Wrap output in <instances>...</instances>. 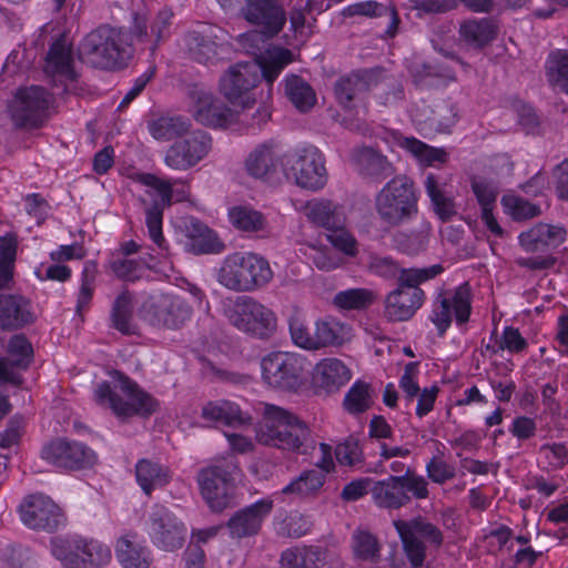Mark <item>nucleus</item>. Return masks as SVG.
<instances>
[{"instance_id": "30", "label": "nucleus", "mask_w": 568, "mask_h": 568, "mask_svg": "<svg viewBox=\"0 0 568 568\" xmlns=\"http://www.w3.org/2000/svg\"><path fill=\"white\" fill-rule=\"evenodd\" d=\"M153 307L155 323L166 328H180L192 317V307L180 296L162 295Z\"/></svg>"}, {"instance_id": "15", "label": "nucleus", "mask_w": 568, "mask_h": 568, "mask_svg": "<svg viewBox=\"0 0 568 568\" xmlns=\"http://www.w3.org/2000/svg\"><path fill=\"white\" fill-rule=\"evenodd\" d=\"M471 287L468 282L454 290L442 291L433 302L430 322L435 325L439 336L450 327L453 317L457 325H464L471 314Z\"/></svg>"}, {"instance_id": "61", "label": "nucleus", "mask_w": 568, "mask_h": 568, "mask_svg": "<svg viewBox=\"0 0 568 568\" xmlns=\"http://www.w3.org/2000/svg\"><path fill=\"white\" fill-rule=\"evenodd\" d=\"M353 549L356 557L374 561L378 558L379 546L377 538L365 529H357L353 534Z\"/></svg>"}, {"instance_id": "2", "label": "nucleus", "mask_w": 568, "mask_h": 568, "mask_svg": "<svg viewBox=\"0 0 568 568\" xmlns=\"http://www.w3.org/2000/svg\"><path fill=\"white\" fill-rule=\"evenodd\" d=\"M257 439L263 445L300 455H308L316 447V439L303 420L271 404L264 406Z\"/></svg>"}, {"instance_id": "36", "label": "nucleus", "mask_w": 568, "mask_h": 568, "mask_svg": "<svg viewBox=\"0 0 568 568\" xmlns=\"http://www.w3.org/2000/svg\"><path fill=\"white\" fill-rule=\"evenodd\" d=\"M351 376V371L342 361L324 358L314 367L313 383L326 393H334L345 385Z\"/></svg>"}, {"instance_id": "45", "label": "nucleus", "mask_w": 568, "mask_h": 568, "mask_svg": "<svg viewBox=\"0 0 568 568\" xmlns=\"http://www.w3.org/2000/svg\"><path fill=\"white\" fill-rule=\"evenodd\" d=\"M325 481L326 477L324 476V471L306 469L284 486L281 494L294 496L296 498L315 497L324 486Z\"/></svg>"}, {"instance_id": "9", "label": "nucleus", "mask_w": 568, "mask_h": 568, "mask_svg": "<svg viewBox=\"0 0 568 568\" xmlns=\"http://www.w3.org/2000/svg\"><path fill=\"white\" fill-rule=\"evenodd\" d=\"M50 551L63 568H103L112 558L106 545L78 535L51 538Z\"/></svg>"}, {"instance_id": "44", "label": "nucleus", "mask_w": 568, "mask_h": 568, "mask_svg": "<svg viewBox=\"0 0 568 568\" xmlns=\"http://www.w3.org/2000/svg\"><path fill=\"white\" fill-rule=\"evenodd\" d=\"M284 94L301 112L310 111L316 103V94L306 80L296 74H288L283 81Z\"/></svg>"}, {"instance_id": "35", "label": "nucleus", "mask_w": 568, "mask_h": 568, "mask_svg": "<svg viewBox=\"0 0 568 568\" xmlns=\"http://www.w3.org/2000/svg\"><path fill=\"white\" fill-rule=\"evenodd\" d=\"M44 72L58 77L60 81L75 80L72 48L64 38H59L51 44L45 58Z\"/></svg>"}, {"instance_id": "8", "label": "nucleus", "mask_w": 568, "mask_h": 568, "mask_svg": "<svg viewBox=\"0 0 568 568\" xmlns=\"http://www.w3.org/2000/svg\"><path fill=\"white\" fill-rule=\"evenodd\" d=\"M114 375L118 377L116 386L125 395L126 400L120 397L106 382H102L94 388V398L99 405L110 407L121 418L133 415L146 416L156 409V400L143 392L135 382L120 372H115Z\"/></svg>"}, {"instance_id": "57", "label": "nucleus", "mask_w": 568, "mask_h": 568, "mask_svg": "<svg viewBox=\"0 0 568 568\" xmlns=\"http://www.w3.org/2000/svg\"><path fill=\"white\" fill-rule=\"evenodd\" d=\"M312 526L313 524L307 516L292 511L275 524V531L281 537L300 538L310 532Z\"/></svg>"}, {"instance_id": "20", "label": "nucleus", "mask_w": 568, "mask_h": 568, "mask_svg": "<svg viewBox=\"0 0 568 568\" xmlns=\"http://www.w3.org/2000/svg\"><path fill=\"white\" fill-rule=\"evenodd\" d=\"M194 119L211 128H226L235 121L234 112L203 85L189 88Z\"/></svg>"}, {"instance_id": "42", "label": "nucleus", "mask_w": 568, "mask_h": 568, "mask_svg": "<svg viewBox=\"0 0 568 568\" xmlns=\"http://www.w3.org/2000/svg\"><path fill=\"white\" fill-rule=\"evenodd\" d=\"M351 328L333 317L318 320L314 329V349L338 346L349 339Z\"/></svg>"}, {"instance_id": "50", "label": "nucleus", "mask_w": 568, "mask_h": 568, "mask_svg": "<svg viewBox=\"0 0 568 568\" xmlns=\"http://www.w3.org/2000/svg\"><path fill=\"white\" fill-rule=\"evenodd\" d=\"M273 37L274 36L266 33V29L262 28V30H252L240 34L237 42L243 50L254 57L252 62H266L271 51L284 50L283 48L270 45L268 41Z\"/></svg>"}, {"instance_id": "40", "label": "nucleus", "mask_w": 568, "mask_h": 568, "mask_svg": "<svg viewBox=\"0 0 568 568\" xmlns=\"http://www.w3.org/2000/svg\"><path fill=\"white\" fill-rule=\"evenodd\" d=\"M471 187L481 207V220L485 225L495 235H501L503 230L493 214L498 196L497 186L485 179H475L471 182Z\"/></svg>"}, {"instance_id": "17", "label": "nucleus", "mask_w": 568, "mask_h": 568, "mask_svg": "<svg viewBox=\"0 0 568 568\" xmlns=\"http://www.w3.org/2000/svg\"><path fill=\"white\" fill-rule=\"evenodd\" d=\"M212 150V138L203 130H194L175 140L165 151L163 161L175 171H187L203 161Z\"/></svg>"}, {"instance_id": "13", "label": "nucleus", "mask_w": 568, "mask_h": 568, "mask_svg": "<svg viewBox=\"0 0 568 568\" xmlns=\"http://www.w3.org/2000/svg\"><path fill=\"white\" fill-rule=\"evenodd\" d=\"M305 366L304 356L274 351L261 359L262 379L270 388L295 392L303 385Z\"/></svg>"}, {"instance_id": "37", "label": "nucleus", "mask_w": 568, "mask_h": 568, "mask_svg": "<svg viewBox=\"0 0 568 568\" xmlns=\"http://www.w3.org/2000/svg\"><path fill=\"white\" fill-rule=\"evenodd\" d=\"M566 239V230L558 225L539 223L520 233V245L528 252L542 251L548 246H557Z\"/></svg>"}, {"instance_id": "5", "label": "nucleus", "mask_w": 568, "mask_h": 568, "mask_svg": "<svg viewBox=\"0 0 568 568\" xmlns=\"http://www.w3.org/2000/svg\"><path fill=\"white\" fill-rule=\"evenodd\" d=\"M443 271L440 264L404 271L398 277L397 287L385 297V316L392 322L410 320L425 302V293L419 285L436 277Z\"/></svg>"}, {"instance_id": "34", "label": "nucleus", "mask_w": 568, "mask_h": 568, "mask_svg": "<svg viewBox=\"0 0 568 568\" xmlns=\"http://www.w3.org/2000/svg\"><path fill=\"white\" fill-rule=\"evenodd\" d=\"M34 320L30 302L21 295L0 294V329L21 328Z\"/></svg>"}, {"instance_id": "24", "label": "nucleus", "mask_w": 568, "mask_h": 568, "mask_svg": "<svg viewBox=\"0 0 568 568\" xmlns=\"http://www.w3.org/2000/svg\"><path fill=\"white\" fill-rule=\"evenodd\" d=\"M273 506V500L267 497L235 511L225 525L230 537L243 539L257 535Z\"/></svg>"}, {"instance_id": "39", "label": "nucleus", "mask_w": 568, "mask_h": 568, "mask_svg": "<svg viewBox=\"0 0 568 568\" xmlns=\"http://www.w3.org/2000/svg\"><path fill=\"white\" fill-rule=\"evenodd\" d=\"M115 552L123 568H149L152 561L150 550L138 541L135 534L122 536Z\"/></svg>"}, {"instance_id": "33", "label": "nucleus", "mask_w": 568, "mask_h": 568, "mask_svg": "<svg viewBox=\"0 0 568 568\" xmlns=\"http://www.w3.org/2000/svg\"><path fill=\"white\" fill-rule=\"evenodd\" d=\"M172 17V11L163 9L160 10L152 22L148 24L144 17L134 16L131 27L133 37L140 42L151 43L150 49L154 51L158 44L170 36Z\"/></svg>"}, {"instance_id": "32", "label": "nucleus", "mask_w": 568, "mask_h": 568, "mask_svg": "<svg viewBox=\"0 0 568 568\" xmlns=\"http://www.w3.org/2000/svg\"><path fill=\"white\" fill-rule=\"evenodd\" d=\"M185 42L191 58L203 64L219 61L229 51V44L212 33L192 31Z\"/></svg>"}, {"instance_id": "21", "label": "nucleus", "mask_w": 568, "mask_h": 568, "mask_svg": "<svg viewBox=\"0 0 568 568\" xmlns=\"http://www.w3.org/2000/svg\"><path fill=\"white\" fill-rule=\"evenodd\" d=\"M136 181L142 185L153 189L160 196V200L155 201L145 211V222L151 240L162 251H166L165 240L162 233V220L163 209L170 206L173 201V189L171 182L161 180L151 173H139L136 174Z\"/></svg>"}, {"instance_id": "52", "label": "nucleus", "mask_w": 568, "mask_h": 568, "mask_svg": "<svg viewBox=\"0 0 568 568\" xmlns=\"http://www.w3.org/2000/svg\"><path fill=\"white\" fill-rule=\"evenodd\" d=\"M357 162L361 171L372 178L382 180L390 176L394 172L392 163L372 148H364L359 151Z\"/></svg>"}, {"instance_id": "54", "label": "nucleus", "mask_w": 568, "mask_h": 568, "mask_svg": "<svg viewBox=\"0 0 568 568\" xmlns=\"http://www.w3.org/2000/svg\"><path fill=\"white\" fill-rule=\"evenodd\" d=\"M400 146L423 165L429 166L447 161L448 155L444 149L430 146L416 138H404L400 141Z\"/></svg>"}, {"instance_id": "55", "label": "nucleus", "mask_w": 568, "mask_h": 568, "mask_svg": "<svg viewBox=\"0 0 568 568\" xmlns=\"http://www.w3.org/2000/svg\"><path fill=\"white\" fill-rule=\"evenodd\" d=\"M545 68L550 84L568 94V51L550 52Z\"/></svg>"}, {"instance_id": "41", "label": "nucleus", "mask_w": 568, "mask_h": 568, "mask_svg": "<svg viewBox=\"0 0 568 568\" xmlns=\"http://www.w3.org/2000/svg\"><path fill=\"white\" fill-rule=\"evenodd\" d=\"M135 477L139 486L148 496L155 489H161L170 481L169 469L150 459H141L135 465Z\"/></svg>"}, {"instance_id": "49", "label": "nucleus", "mask_w": 568, "mask_h": 568, "mask_svg": "<svg viewBox=\"0 0 568 568\" xmlns=\"http://www.w3.org/2000/svg\"><path fill=\"white\" fill-rule=\"evenodd\" d=\"M424 185L426 193L432 201L435 213L443 222L449 221L457 214L454 200L443 192L439 179L435 174H427Z\"/></svg>"}, {"instance_id": "7", "label": "nucleus", "mask_w": 568, "mask_h": 568, "mask_svg": "<svg viewBox=\"0 0 568 568\" xmlns=\"http://www.w3.org/2000/svg\"><path fill=\"white\" fill-rule=\"evenodd\" d=\"M427 479L407 468L403 475H389L382 480H374L372 500L379 509L398 510L408 506L412 499L429 497Z\"/></svg>"}, {"instance_id": "6", "label": "nucleus", "mask_w": 568, "mask_h": 568, "mask_svg": "<svg viewBox=\"0 0 568 568\" xmlns=\"http://www.w3.org/2000/svg\"><path fill=\"white\" fill-rule=\"evenodd\" d=\"M417 201L413 181L406 175H398L376 194L375 210L384 224L399 226L415 219Z\"/></svg>"}, {"instance_id": "25", "label": "nucleus", "mask_w": 568, "mask_h": 568, "mask_svg": "<svg viewBox=\"0 0 568 568\" xmlns=\"http://www.w3.org/2000/svg\"><path fill=\"white\" fill-rule=\"evenodd\" d=\"M241 14L250 23L266 29L271 36H276L286 22L285 11L278 0H244Z\"/></svg>"}, {"instance_id": "11", "label": "nucleus", "mask_w": 568, "mask_h": 568, "mask_svg": "<svg viewBox=\"0 0 568 568\" xmlns=\"http://www.w3.org/2000/svg\"><path fill=\"white\" fill-rule=\"evenodd\" d=\"M224 314L239 331L260 339L273 336L277 327L274 312L251 296L242 295L230 301Z\"/></svg>"}, {"instance_id": "51", "label": "nucleus", "mask_w": 568, "mask_h": 568, "mask_svg": "<svg viewBox=\"0 0 568 568\" xmlns=\"http://www.w3.org/2000/svg\"><path fill=\"white\" fill-rule=\"evenodd\" d=\"M190 122L183 116H161L149 124V131L155 140L170 141L189 133Z\"/></svg>"}, {"instance_id": "53", "label": "nucleus", "mask_w": 568, "mask_h": 568, "mask_svg": "<svg viewBox=\"0 0 568 568\" xmlns=\"http://www.w3.org/2000/svg\"><path fill=\"white\" fill-rule=\"evenodd\" d=\"M374 390L369 384L356 381L345 394L343 406L352 415L362 414L373 405Z\"/></svg>"}, {"instance_id": "46", "label": "nucleus", "mask_w": 568, "mask_h": 568, "mask_svg": "<svg viewBox=\"0 0 568 568\" xmlns=\"http://www.w3.org/2000/svg\"><path fill=\"white\" fill-rule=\"evenodd\" d=\"M133 310L132 294L129 291L121 292L112 303L110 312L112 327L124 335L135 334Z\"/></svg>"}, {"instance_id": "16", "label": "nucleus", "mask_w": 568, "mask_h": 568, "mask_svg": "<svg viewBox=\"0 0 568 568\" xmlns=\"http://www.w3.org/2000/svg\"><path fill=\"white\" fill-rule=\"evenodd\" d=\"M52 103L51 95L41 87L20 89L9 105L17 128L37 129L43 125Z\"/></svg>"}, {"instance_id": "10", "label": "nucleus", "mask_w": 568, "mask_h": 568, "mask_svg": "<svg viewBox=\"0 0 568 568\" xmlns=\"http://www.w3.org/2000/svg\"><path fill=\"white\" fill-rule=\"evenodd\" d=\"M393 525L412 568L424 566L428 547L439 548L443 544L444 537L440 529L423 516L408 520L396 519Z\"/></svg>"}, {"instance_id": "31", "label": "nucleus", "mask_w": 568, "mask_h": 568, "mask_svg": "<svg viewBox=\"0 0 568 568\" xmlns=\"http://www.w3.org/2000/svg\"><path fill=\"white\" fill-rule=\"evenodd\" d=\"M419 130H435L444 132L449 130L458 119V110L453 103L440 102L434 109L423 103L417 105L412 114Z\"/></svg>"}, {"instance_id": "22", "label": "nucleus", "mask_w": 568, "mask_h": 568, "mask_svg": "<svg viewBox=\"0 0 568 568\" xmlns=\"http://www.w3.org/2000/svg\"><path fill=\"white\" fill-rule=\"evenodd\" d=\"M20 517L27 527L48 532L55 531L65 524L59 506L43 495L28 497L20 506Z\"/></svg>"}, {"instance_id": "26", "label": "nucleus", "mask_w": 568, "mask_h": 568, "mask_svg": "<svg viewBox=\"0 0 568 568\" xmlns=\"http://www.w3.org/2000/svg\"><path fill=\"white\" fill-rule=\"evenodd\" d=\"M280 150L273 141L256 145L244 161L246 174L255 180H272L281 165Z\"/></svg>"}, {"instance_id": "27", "label": "nucleus", "mask_w": 568, "mask_h": 568, "mask_svg": "<svg viewBox=\"0 0 568 568\" xmlns=\"http://www.w3.org/2000/svg\"><path fill=\"white\" fill-rule=\"evenodd\" d=\"M184 250L193 255L220 254L225 245L217 234L200 220L191 217L185 222Z\"/></svg>"}, {"instance_id": "12", "label": "nucleus", "mask_w": 568, "mask_h": 568, "mask_svg": "<svg viewBox=\"0 0 568 568\" xmlns=\"http://www.w3.org/2000/svg\"><path fill=\"white\" fill-rule=\"evenodd\" d=\"M237 469L233 458H223L199 473L197 483L201 495L212 511L221 513L232 506V481Z\"/></svg>"}, {"instance_id": "38", "label": "nucleus", "mask_w": 568, "mask_h": 568, "mask_svg": "<svg viewBox=\"0 0 568 568\" xmlns=\"http://www.w3.org/2000/svg\"><path fill=\"white\" fill-rule=\"evenodd\" d=\"M304 212L312 223L324 227L326 232L345 223L346 220L343 207L326 199L308 201L304 206Z\"/></svg>"}, {"instance_id": "60", "label": "nucleus", "mask_w": 568, "mask_h": 568, "mask_svg": "<svg viewBox=\"0 0 568 568\" xmlns=\"http://www.w3.org/2000/svg\"><path fill=\"white\" fill-rule=\"evenodd\" d=\"M110 268L113 274L123 281L134 282L138 280L144 267H149L146 261H138L122 256H114L109 262Z\"/></svg>"}, {"instance_id": "64", "label": "nucleus", "mask_w": 568, "mask_h": 568, "mask_svg": "<svg viewBox=\"0 0 568 568\" xmlns=\"http://www.w3.org/2000/svg\"><path fill=\"white\" fill-rule=\"evenodd\" d=\"M503 204L515 220L531 219L541 212L538 205L516 195L504 196Z\"/></svg>"}, {"instance_id": "48", "label": "nucleus", "mask_w": 568, "mask_h": 568, "mask_svg": "<svg viewBox=\"0 0 568 568\" xmlns=\"http://www.w3.org/2000/svg\"><path fill=\"white\" fill-rule=\"evenodd\" d=\"M231 224L243 232L258 233L267 231V220L265 215L248 205H236L229 210Z\"/></svg>"}, {"instance_id": "18", "label": "nucleus", "mask_w": 568, "mask_h": 568, "mask_svg": "<svg viewBox=\"0 0 568 568\" xmlns=\"http://www.w3.org/2000/svg\"><path fill=\"white\" fill-rule=\"evenodd\" d=\"M148 532L154 546L165 551H174L183 546L186 527L172 510L155 504L149 514Z\"/></svg>"}, {"instance_id": "43", "label": "nucleus", "mask_w": 568, "mask_h": 568, "mask_svg": "<svg viewBox=\"0 0 568 568\" xmlns=\"http://www.w3.org/2000/svg\"><path fill=\"white\" fill-rule=\"evenodd\" d=\"M460 39L474 48H483L497 36V26L488 18L469 19L460 23Z\"/></svg>"}, {"instance_id": "63", "label": "nucleus", "mask_w": 568, "mask_h": 568, "mask_svg": "<svg viewBox=\"0 0 568 568\" xmlns=\"http://www.w3.org/2000/svg\"><path fill=\"white\" fill-rule=\"evenodd\" d=\"M32 346L23 335H14L8 344V358L20 369H26L32 358Z\"/></svg>"}, {"instance_id": "47", "label": "nucleus", "mask_w": 568, "mask_h": 568, "mask_svg": "<svg viewBox=\"0 0 568 568\" xmlns=\"http://www.w3.org/2000/svg\"><path fill=\"white\" fill-rule=\"evenodd\" d=\"M344 14L347 17L363 16L368 18L388 17L389 22L386 29V33L389 37L395 36L397 26L399 23V18L395 8L378 3L373 0L349 4L345 8Z\"/></svg>"}, {"instance_id": "1", "label": "nucleus", "mask_w": 568, "mask_h": 568, "mask_svg": "<svg viewBox=\"0 0 568 568\" xmlns=\"http://www.w3.org/2000/svg\"><path fill=\"white\" fill-rule=\"evenodd\" d=\"M292 61L290 50H277L268 53V59L261 62H240L223 74L220 80L222 94L234 105L247 109L254 103L251 90L255 88L261 78L268 84L267 97H271L273 82L282 70Z\"/></svg>"}, {"instance_id": "19", "label": "nucleus", "mask_w": 568, "mask_h": 568, "mask_svg": "<svg viewBox=\"0 0 568 568\" xmlns=\"http://www.w3.org/2000/svg\"><path fill=\"white\" fill-rule=\"evenodd\" d=\"M41 457L52 466L65 470L90 468L97 462L95 453L85 444L63 438L44 445Z\"/></svg>"}, {"instance_id": "29", "label": "nucleus", "mask_w": 568, "mask_h": 568, "mask_svg": "<svg viewBox=\"0 0 568 568\" xmlns=\"http://www.w3.org/2000/svg\"><path fill=\"white\" fill-rule=\"evenodd\" d=\"M201 417L216 426L240 427L251 425L252 417L231 400L217 399L203 405Z\"/></svg>"}, {"instance_id": "56", "label": "nucleus", "mask_w": 568, "mask_h": 568, "mask_svg": "<svg viewBox=\"0 0 568 568\" xmlns=\"http://www.w3.org/2000/svg\"><path fill=\"white\" fill-rule=\"evenodd\" d=\"M375 300L373 291L365 287H355L339 291L334 295L333 304L342 310H364Z\"/></svg>"}, {"instance_id": "3", "label": "nucleus", "mask_w": 568, "mask_h": 568, "mask_svg": "<svg viewBox=\"0 0 568 568\" xmlns=\"http://www.w3.org/2000/svg\"><path fill=\"white\" fill-rule=\"evenodd\" d=\"M133 33L122 28L100 26L89 32L79 45L80 59L93 68H122L132 57Z\"/></svg>"}, {"instance_id": "59", "label": "nucleus", "mask_w": 568, "mask_h": 568, "mask_svg": "<svg viewBox=\"0 0 568 568\" xmlns=\"http://www.w3.org/2000/svg\"><path fill=\"white\" fill-rule=\"evenodd\" d=\"M95 273L97 270L94 263H85L81 274V286L78 293L75 305V312L80 317H82L83 313L89 310L91 300L93 297Z\"/></svg>"}, {"instance_id": "23", "label": "nucleus", "mask_w": 568, "mask_h": 568, "mask_svg": "<svg viewBox=\"0 0 568 568\" xmlns=\"http://www.w3.org/2000/svg\"><path fill=\"white\" fill-rule=\"evenodd\" d=\"M282 568H343L342 558L326 547L295 546L282 551Z\"/></svg>"}, {"instance_id": "58", "label": "nucleus", "mask_w": 568, "mask_h": 568, "mask_svg": "<svg viewBox=\"0 0 568 568\" xmlns=\"http://www.w3.org/2000/svg\"><path fill=\"white\" fill-rule=\"evenodd\" d=\"M326 240L345 256L354 257L358 253V242L355 235L345 227V223L328 230L326 232Z\"/></svg>"}, {"instance_id": "62", "label": "nucleus", "mask_w": 568, "mask_h": 568, "mask_svg": "<svg viewBox=\"0 0 568 568\" xmlns=\"http://www.w3.org/2000/svg\"><path fill=\"white\" fill-rule=\"evenodd\" d=\"M368 271L384 280H395L402 276L404 271L408 268H402L398 263L390 256H383L378 254H371L367 262Z\"/></svg>"}, {"instance_id": "4", "label": "nucleus", "mask_w": 568, "mask_h": 568, "mask_svg": "<svg viewBox=\"0 0 568 568\" xmlns=\"http://www.w3.org/2000/svg\"><path fill=\"white\" fill-rule=\"evenodd\" d=\"M273 278L270 263L252 252H235L224 257L216 281L233 292H254L267 285Z\"/></svg>"}, {"instance_id": "14", "label": "nucleus", "mask_w": 568, "mask_h": 568, "mask_svg": "<svg viewBox=\"0 0 568 568\" xmlns=\"http://www.w3.org/2000/svg\"><path fill=\"white\" fill-rule=\"evenodd\" d=\"M281 168L287 179L305 189H322L327 181L324 156L313 145L285 153Z\"/></svg>"}, {"instance_id": "28", "label": "nucleus", "mask_w": 568, "mask_h": 568, "mask_svg": "<svg viewBox=\"0 0 568 568\" xmlns=\"http://www.w3.org/2000/svg\"><path fill=\"white\" fill-rule=\"evenodd\" d=\"M375 79V71L363 70L341 77L335 85L334 93L337 102L346 110L356 106L363 95L369 90Z\"/></svg>"}]
</instances>
